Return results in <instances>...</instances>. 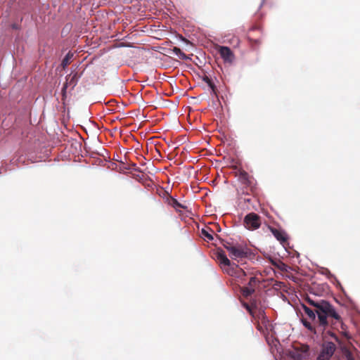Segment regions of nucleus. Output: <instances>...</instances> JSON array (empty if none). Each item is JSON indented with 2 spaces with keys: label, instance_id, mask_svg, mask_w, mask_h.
<instances>
[{
  "label": "nucleus",
  "instance_id": "nucleus-2",
  "mask_svg": "<svg viewBox=\"0 0 360 360\" xmlns=\"http://www.w3.org/2000/svg\"><path fill=\"white\" fill-rule=\"evenodd\" d=\"M323 343L317 360H330L336 350V345L341 346V340L333 331L328 330L322 333Z\"/></svg>",
  "mask_w": 360,
  "mask_h": 360
},
{
  "label": "nucleus",
  "instance_id": "nucleus-22",
  "mask_svg": "<svg viewBox=\"0 0 360 360\" xmlns=\"http://www.w3.org/2000/svg\"><path fill=\"white\" fill-rule=\"evenodd\" d=\"M292 356L296 360H302L306 358L304 354H302L298 349L295 348V351L293 352Z\"/></svg>",
  "mask_w": 360,
  "mask_h": 360
},
{
  "label": "nucleus",
  "instance_id": "nucleus-28",
  "mask_svg": "<svg viewBox=\"0 0 360 360\" xmlns=\"http://www.w3.org/2000/svg\"><path fill=\"white\" fill-rule=\"evenodd\" d=\"M337 360H342V359H338Z\"/></svg>",
  "mask_w": 360,
  "mask_h": 360
},
{
  "label": "nucleus",
  "instance_id": "nucleus-7",
  "mask_svg": "<svg viewBox=\"0 0 360 360\" xmlns=\"http://www.w3.org/2000/svg\"><path fill=\"white\" fill-rule=\"evenodd\" d=\"M79 77L80 75H79L77 72H72L66 77V82L62 88L63 97L65 96L66 90L68 86H71V89H73L77 85Z\"/></svg>",
  "mask_w": 360,
  "mask_h": 360
},
{
  "label": "nucleus",
  "instance_id": "nucleus-1",
  "mask_svg": "<svg viewBox=\"0 0 360 360\" xmlns=\"http://www.w3.org/2000/svg\"><path fill=\"white\" fill-rule=\"evenodd\" d=\"M307 302L315 308L318 316V323L321 327L326 329L329 324L328 318L332 319L331 327L337 328L340 326L343 329V322L340 315L336 311L335 307L328 301L322 299L314 300L309 296L306 297Z\"/></svg>",
  "mask_w": 360,
  "mask_h": 360
},
{
  "label": "nucleus",
  "instance_id": "nucleus-23",
  "mask_svg": "<svg viewBox=\"0 0 360 360\" xmlns=\"http://www.w3.org/2000/svg\"><path fill=\"white\" fill-rule=\"evenodd\" d=\"M244 306H245V309L250 312V314L251 315H253V312H252V310L250 306L246 303L244 304Z\"/></svg>",
  "mask_w": 360,
  "mask_h": 360
},
{
  "label": "nucleus",
  "instance_id": "nucleus-24",
  "mask_svg": "<svg viewBox=\"0 0 360 360\" xmlns=\"http://www.w3.org/2000/svg\"><path fill=\"white\" fill-rule=\"evenodd\" d=\"M214 226H216L217 229V231H220V228L219 226V225L217 224H215Z\"/></svg>",
  "mask_w": 360,
  "mask_h": 360
},
{
  "label": "nucleus",
  "instance_id": "nucleus-26",
  "mask_svg": "<svg viewBox=\"0 0 360 360\" xmlns=\"http://www.w3.org/2000/svg\"><path fill=\"white\" fill-rule=\"evenodd\" d=\"M314 288H311V293H314V294H316V293L314 292Z\"/></svg>",
  "mask_w": 360,
  "mask_h": 360
},
{
  "label": "nucleus",
  "instance_id": "nucleus-19",
  "mask_svg": "<svg viewBox=\"0 0 360 360\" xmlns=\"http://www.w3.org/2000/svg\"><path fill=\"white\" fill-rule=\"evenodd\" d=\"M173 53L179 56L180 59L186 60L188 57L178 47L174 46L172 49Z\"/></svg>",
  "mask_w": 360,
  "mask_h": 360
},
{
  "label": "nucleus",
  "instance_id": "nucleus-3",
  "mask_svg": "<svg viewBox=\"0 0 360 360\" xmlns=\"http://www.w3.org/2000/svg\"><path fill=\"white\" fill-rule=\"evenodd\" d=\"M224 248L229 251L230 257L233 259H240L246 258L248 256V249L240 245H234L229 243L224 245Z\"/></svg>",
  "mask_w": 360,
  "mask_h": 360
},
{
  "label": "nucleus",
  "instance_id": "nucleus-6",
  "mask_svg": "<svg viewBox=\"0 0 360 360\" xmlns=\"http://www.w3.org/2000/svg\"><path fill=\"white\" fill-rule=\"evenodd\" d=\"M216 49L225 63H233L235 60V56L230 48L228 46H217Z\"/></svg>",
  "mask_w": 360,
  "mask_h": 360
},
{
  "label": "nucleus",
  "instance_id": "nucleus-12",
  "mask_svg": "<svg viewBox=\"0 0 360 360\" xmlns=\"http://www.w3.org/2000/svg\"><path fill=\"white\" fill-rule=\"evenodd\" d=\"M217 258L220 262L221 264H223L224 266H231V261L227 258L226 255H225L224 252L222 250H219L217 251Z\"/></svg>",
  "mask_w": 360,
  "mask_h": 360
},
{
  "label": "nucleus",
  "instance_id": "nucleus-21",
  "mask_svg": "<svg viewBox=\"0 0 360 360\" xmlns=\"http://www.w3.org/2000/svg\"><path fill=\"white\" fill-rule=\"evenodd\" d=\"M296 349H298L302 354H304L306 357L308 356V352L309 350L308 345H302L300 347H296Z\"/></svg>",
  "mask_w": 360,
  "mask_h": 360
},
{
  "label": "nucleus",
  "instance_id": "nucleus-25",
  "mask_svg": "<svg viewBox=\"0 0 360 360\" xmlns=\"http://www.w3.org/2000/svg\"><path fill=\"white\" fill-rule=\"evenodd\" d=\"M259 314L262 316V317L264 319V311H260Z\"/></svg>",
  "mask_w": 360,
  "mask_h": 360
},
{
  "label": "nucleus",
  "instance_id": "nucleus-10",
  "mask_svg": "<svg viewBox=\"0 0 360 360\" xmlns=\"http://www.w3.org/2000/svg\"><path fill=\"white\" fill-rule=\"evenodd\" d=\"M302 322L303 325L305 326V328H307L311 333L314 335H316L318 333L322 334L326 330L324 328L321 327L319 324L317 326H314L309 321H307L304 319H302Z\"/></svg>",
  "mask_w": 360,
  "mask_h": 360
},
{
  "label": "nucleus",
  "instance_id": "nucleus-4",
  "mask_svg": "<svg viewBox=\"0 0 360 360\" xmlns=\"http://www.w3.org/2000/svg\"><path fill=\"white\" fill-rule=\"evenodd\" d=\"M236 176L238 177V181L245 186L246 188L253 191L255 189L256 182L255 179L249 175L248 172L243 169H238L236 172Z\"/></svg>",
  "mask_w": 360,
  "mask_h": 360
},
{
  "label": "nucleus",
  "instance_id": "nucleus-14",
  "mask_svg": "<svg viewBox=\"0 0 360 360\" xmlns=\"http://www.w3.org/2000/svg\"><path fill=\"white\" fill-rule=\"evenodd\" d=\"M255 31H258V32H262L261 28H260L259 26H254V27H252L250 29V33H252V32H255ZM248 39H249V40H250V41L252 43V45H253V44H257H257H261V40H260V39H252V37H251L250 34L248 36Z\"/></svg>",
  "mask_w": 360,
  "mask_h": 360
},
{
  "label": "nucleus",
  "instance_id": "nucleus-27",
  "mask_svg": "<svg viewBox=\"0 0 360 360\" xmlns=\"http://www.w3.org/2000/svg\"><path fill=\"white\" fill-rule=\"evenodd\" d=\"M258 330H260V326L258 325L257 326Z\"/></svg>",
  "mask_w": 360,
  "mask_h": 360
},
{
  "label": "nucleus",
  "instance_id": "nucleus-8",
  "mask_svg": "<svg viewBox=\"0 0 360 360\" xmlns=\"http://www.w3.org/2000/svg\"><path fill=\"white\" fill-rule=\"evenodd\" d=\"M259 281L255 277L252 276L250 278L247 286L241 288L242 295L245 297H248L252 295L255 290V287L258 285Z\"/></svg>",
  "mask_w": 360,
  "mask_h": 360
},
{
  "label": "nucleus",
  "instance_id": "nucleus-11",
  "mask_svg": "<svg viewBox=\"0 0 360 360\" xmlns=\"http://www.w3.org/2000/svg\"><path fill=\"white\" fill-rule=\"evenodd\" d=\"M228 273L231 276H234L237 278H242L246 276L245 272L240 268L238 265H235V266H231V269L228 271Z\"/></svg>",
  "mask_w": 360,
  "mask_h": 360
},
{
  "label": "nucleus",
  "instance_id": "nucleus-20",
  "mask_svg": "<svg viewBox=\"0 0 360 360\" xmlns=\"http://www.w3.org/2000/svg\"><path fill=\"white\" fill-rule=\"evenodd\" d=\"M169 205L171 206H172L174 208H175L176 210H177L178 208H184L185 209L186 207L184 206L183 205H181L180 202H179L177 201L176 199L174 198H171L170 199V201H169Z\"/></svg>",
  "mask_w": 360,
  "mask_h": 360
},
{
  "label": "nucleus",
  "instance_id": "nucleus-5",
  "mask_svg": "<svg viewBox=\"0 0 360 360\" xmlns=\"http://www.w3.org/2000/svg\"><path fill=\"white\" fill-rule=\"evenodd\" d=\"M244 226L248 230H256L261 226V217L255 212L248 214L243 220Z\"/></svg>",
  "mask_w": 360,
  "mask_h": 360
},
{
  "label": "nucleus",
  "instance_id": "nucleus-16",
  "mask_svg": "<svg viewBox=\"0 0 360 360\" xmlns=\"http://www.w3.org/2000/svg\"><path fill=\"white\" fill-rule=\"evenodd\" d=\"M302 308H303L305 314L308 316V317L310 319H311L313 321H316V315H317L315 311V309L312 310L304 304L302 305Z\"/></svg>",
  "mask_w": 360,
  "mask_h": 360
},
{
  "label": "nucleus",
  "instance_id": "nucleus-13",
  "mask_svg": "<svg viewBox=\"0 0 360 360\" xmlns=\"http://www.w3.org/2000/svg\"><path fill=\"white\" fill-rule=\"evenodd\" d=\"M341 347L342 356L340 359L342 360H355V358L350 351V349L346 346H340Z\"/></svg>",
  "mask_w": 360,
  "mask_h": 360
},
{
  "label": "nucleus",
  "instance_id": "nucleus-15",
  "mask_svg": "<svg viewBox=\"0 0 360 360\" xmlns=\"http://www.w3.org/2000/svg\"><path fill=\"white\" fill-rule=\"evenodd\" d=\"M214 231L210 228L202 229L201 231L202 236L207 239L208 240H212L214 239L212 233Z\"/></svg>",
  "mask_w": 360,
  "mask_h": 360
},
{
  "label": "nucleus",
  "instance_id": "nucleus-18",
  "mask_svg": "<svg viewBox=\"0 0 360 360\" xmlns=\"http://www.w3.org/2000/svg\"><path fill=\"white\" fill-rule=\"evenodd\" d=\"M73 57V53L69 51L66 56L64 57L61 62V65L63 68H65L70 63L72 58Z\"/></svg>",
  "mask_w": 360,
  "mask_h": 360
},
{
  "label": "nucleus",
  "instance_id": "nucleus-9",
  "mask_svg": "<svg viewBox=\"0 0 360 360\" xmlns=\"http://www.w3.org/2000/svg\"><path fill=\"white\" fill-rule=\"evenodd\" d=\"M269 230L274 236L283 245L286 243L288 240L287 233L281 229H278L274 227H269Z\"/></svg>",
  "mask_w": 360,
  "mask_h": 360
},
{
  "label": "nucleus",
  "instance_id": "nucleus-17",
  "mask_svg": "<svg viewBox=\"0 0 360 360\" xmlns=\"http://www.w3.org/2000/svg\"><path fill=\"white\" fill-rule=\"evenodd\" d=\"M202 80L205 82H206L207 84V85L210 87V89H212V91L213 92V94L217 95V87L214 85V84L212 82V79L208 76L205 75L202 77Z\"/></svg>",
  "mask_w": 360,
  "mask_h": 360
}]
</instances>
